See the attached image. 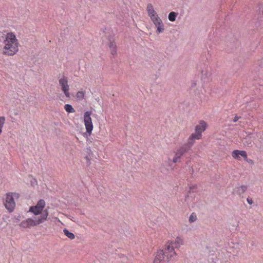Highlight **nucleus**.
<instances>
[{
    "instance_id": "412c9836",
    "label": "nucleus",
    "mask_w": 263,
    "mask_h": 263,
    "mask_svg": "<svg viewBox=\"0 0 263 263\" xmlns=\"http://www.w3.org/2000/svg\"><path fill=\"white\" fill-rule=\"evenodd\" d=\"M239 155H240V156H242L243 158L245 160L247 161L248 157H247V153L246 151H240Z\"/></svg>"
},
{
    "instance_id": "aec40b11",
    "label": "nucleus",
    "mask_w": 263,
    "mask_h": 263,
    "mask_svg": "<svg viewBox=\"0 0 263 263\" xmlns=\"http://www.w3.org/2000/svg\"><path fill=\"white\" fill-rule=\"evenodd\" d=\"M5 118L4 117H0V135L2 132V128L5 122Z\"/></svg>"
},
{
    "instance_id": "cd10ccee",
    "label": "nucleus",
    "mask_w": 263,
    "mask_h": 263,
    "mask_svg": "<svg viewBox=\"0 0 263 263\" xmlns=\"http://www.w3.org/2000/svg\"><path fill=\"white\" fill-rule=\"evenodd\" d=\"M241 117H239L238 116H235V117L234 118L233 122H236Z\"/></svg>"
},
{
    "instance_id": "2eb2a0df",
    "label": "nucleus",
    "mask_w": 263,
    "mask_h": 263,
    "mask_svg": "<svg viewBox=\"0 0 263 263\" xmlns=\"http://www.w3.org/2000/svg\"><path fill=\"white\" fill-rule=\"evenodd\" d=\"M63 232L65 235H66L67 237L70 238V239H73L75 238L74 234L70 232H69L67 229H64L63 230Z\"/></svg>"
},
{
    "instance_id": "a878e982",
    "label": "nucleus",
    "mask_w": 263,
    "mask_h": 263,
    "mask_svg": "<svg viewBox=\"0 0 263 263\" xmlns=\"http://www.w3.org/2000/svg\"><path fill=\"white\" fill-rule=\"evenodd\" d=\"M110 51H111V53L112 55H115L117 54V50H116V48H115V49H111L110 50Z\"/></svg>"
},
{
    "instance_id": "5701e85b",
    "label": "nucleus",
    "mask_w": 263,
    "mask_h": 263,
    "mask_svg": "<svg viewBox=\"0 0 263 263\" xmlns=\"http://www.w3.org/2000/svg\"><path fill=\"white\" fill-rule=\"evenodd\" d=\"M27 224V220H23L20 223V226L23 228H28Z\"/></svg>"
},
{
    "instance_id": "dca6fc26",
    "label": "nucleus",
    "mask_w": 263,
    "mask_h": 263,
    "mask_svg": "<svg viewBox=\"0 0 263 263\" xmlns=\"http://www.w3.org/2000/svg\"><path fill=\"white\" fill-rule=\"evenodd\" d=\"M64 109L68 113H73L75 112L74 109L73 108L72 106L70 104H65L64 106Z\"/></svg>"
},
{
    "instance_id": "7ed1b4c3",
    "label": "nucleus",
    "mask_w": 263,
    "mask_h": 263,
    "mask_svg": "<svg viewBox=\"0 0 263 263\" xmlns=\"http://www.w3.org/2000/svg\"><path fill=\"white\" fill-rule=\"evenodd\" d=\"M48 216V212L47 209L42 213L40 217H35L34 219L29 218L27 219V224L28 228L36 226L41 223H42L44 221L46 220Z\"/></svg>"
},
{
    "instance_id": "1a4fd4ad",
    "label": "nucleus",
    "mask_w": 263,
    "mask_h": 263,
    "mask_svg": "<svg viewBox=\"0 0 263 263\" xmlns=\"http://www.w3.org/2000/svg\"><path fill=\"white\" fill-rule=\"evenodd\" d=\"M155 26L157 27L156 33L159 34L162 33L164 30V25L162 23L161 19L158 17L152 21Z\"/></svg>"
},
{
    "instance_id": "9b49d317",
    "label": "nucleus",
    "mask_w": 263,
    "mask_h": 263,
    "mask_svg": "<svg viewBox=\"0 0 263 263\" xmlns=\"http://www.w3.org/2000/svg\"><path fill=\"white\" fill-rule=\"evenodd\" d=\"M147 11L148 13V15L150 17L152 21L155 19V18H158V17H159L156 12L155 11L152 4H148L147 5Z\"/></svg>"
},
{
    "instance_id": "423d86ee",
    "label": "nucleus",
    "mask_w": 263,
    "mask_h": 263,
    "mask_svg": "<svg viewBox=\"0 0 263 263\" xmlns=\"http://www.w3.org/2000/svg\"><path fill=\"white\" fill-rule=\"evenodd\" d=\"M59 84L62 86V89L64 92L65 95L69 97V86L68 85L67 78L66 77L63 76L62 78L59 80Z\"/></svg>"
},
{
    "instance_id": "ddd939ff",
    "label": "nucleus",
    "mask_w": 263,
    "mask_h": 263,
    "mask_svg": "<svg viewBox=\"0 0 263 263\" xmlns=\"http://www.w3.org/2000/svg\"><path fill=\"white\" fill-rule=\"evenodd\" d=\"M247 190V185H241L240 187L235 188L234 192L238 195H241L243 194Z\"/></svg>"
},
{
    "instance_id": "6e6552de",
    "label": "nucleus",
    "mask_w": 263,
    "mask_h": 263,
    "mask_svg": "<svg viewBox=\"0 0 263 263\" xmlns=\"http://www.w3.org/2000/svg\"><path fill=\"white\" fill-rule=\"evenodd\" d=\"M206 127V123L202 121L200 124L197 125L195 127V133L193 134L195 135L197 139H200L201 137V133L205 130Z\"/></svg>"
},
{
    "instance_id": "c85d7f7f",
    "label": "nucleus",
    "mask_w": 263,
    "mask_h": 263,
    "mask_svg": "<svg viewBox=\"0 0 263 263\" xmlns=\"http://www.w3.org/2000/svg\"><path fill=\"white\" fill-rule=\"evenodd\" d=\"M195 85H196V83L194 82V83H193L192 86V87H194V86H195Z\"/></svg>"
},
{
    "instance_id": "b1692460",
    "label": "nucleus",
    "mask_w": 263,
    "mask_h": 263,
    "mask_svg": "<svg viewBox=\"0 0 263 263\" xmlns=\"http://www.w3.org/2000/svg\"><path fill=\"white\" fill-rule=\"evenodd\" d=\"M77 98L79 99H83L84 97V94L82 91H78L76 95Z\"/></svg>"
},
{
    "instance_id": "f3484780",
    "label": "nucleus",
    "mask_w": 263,
    "mask_h": 263,
    "mask_svg": "<svg viewBox=\"0 0 263 263\" xmlns=\"http://www.w3.org/2000/svg\"><path fill=\"white\" fill-rule=\"evenodd\" d=\"M178 13L175 12H171L168 16V20L171 22H174L176 20Z\"/></svg>"
},
{
    "instance_id": "f8f14e48",
    "label": "nucleus",
    "mask_w": 263,
    "mask_h": 263,
    "mask_svg": "<svg viewBox=\"0 0 263 263\" xmlns=\"http://www.w3.org/2000/svg\"><path fill=\"white\" fill-rule=\"evenodd\" d=\"M44 211L45 210H42L41 209H39L36 206L33 205L29 208L28 212L33 213L34 215L37 216L40 214L42 215Z\"/></svg>"
},
{
    "instance_id": "6ab92c4d",
    "label": "nucleus",
    "mask_w": 263,
    "mask_h": 263,
    "mask_svg": "<svg viewBox=\"0 0 263 263\" xmlns=\"http://www.w3.org/2000/svg\"><path fill=\"white\" fill-rule=\"evenodd\" d=\"M239 150H234L232 153V156L236 159H240Z\"/></svg>"
},
{
    "instance_id": "f03ea898",
    "label": "nucleus",
    "mask_w": 263,
    "mask_h": 263,
    "mask_svg": "<svg viewBox=\"0 0 263 263\" xmlns=\"http://www.w3.org/2000/svg\"><path fill=\"white\" fill-rule=\"evenodd\" d=\"M4 43L5 46L3 48V54L12 56L18 51V43L14 33H8L6 39L4 40Z\"/></svg>"
},
{
    "instance_id": "bb28decb",
    "label": "nucleus",
    "mask_w": 263,
    "mask_h": 263,
    "mask_svg": "<svg viewBox=\"0 0 263 263\" xmlns=\"http://www.w3.org/2000/svg\"><path fill=\"white\" fill-rule=\"evenodd\" d=\"M247 200L248 203L250 205L252 204L253 202L252 198H249V197L247 198Z\"/></svg>"
},
{
    "instance_id": "f257e3e1",
    "label": "nucleus",
    "mask_w": 263,
    "mask_h": 263,
    "mask_svg": "<svg viewBox=\"0 0 263 263\" xmlns=\"http://www.w3.org/2000/svg\"><path fill=\"white\" fill-rule=\"evenodd\" d=\"M183 242V240L180 237H177L175 241H169L164 249L158 251L154 263H168L176 255L175 249H178Z\"/></svg>"
},
{
    "instance_id": "a211bd4d",
    "label": "nucleus",
    "mask_w": 263,
    "mask_h": 263,
    "mask_svg": "<svg viewBox=\"0 0 263 263\" xmlns=\"http://www.w3.org/2000/svg\"><path fill=\"white\" fill-rule=\"evenodd\" d=\"M45 202L43 199H40L35 206H36L39 209H41L42 210H44V208L45 206Z\"/></svg>"
},
{
    "instance_id": "4be33fe9",
    "label": "nucleus",
    "mask_w": 263,
    "mask_h": 263,
    "mask_svg": "<svg viewBox=\"0 0 263 263\" xmlns=\"http://www.w3.org/2000/svg\"><path fill=\"white\" fill-rule=\"evenodd\" d=\"M197 219L196 215L194 213H192L190 217H189V221L190 222H193L196 221Z\"/></svg>"
},
{
    "instance_id": "4468645a",
    "label": "nucleus",
    "mask_w": 263,
    "mask_h": 263,
    "mask_svg": "<svg viewBox=\"0 0 263 263\" xmlns=\"http://www.w3.org/2000/svg\"><path fill=\"white\" fill-rule=\"evenodd\" d=\"M201 73L202 79H204L208 78L211 75L210 72L208 71V69L206 67H204L201 70Z\"/></svg>"
},
{
    "instance_id": "20e7f679",
    "label": "nucleus",
    "mask_w": 263,
    "mask_h": 263,
    "mask_svg": "<svg viewBox=\"0 0 263 263\" xmlns=\"http://www.w3.org/2000/svg\"><path fill=\"white\" fill-rule=\"evenodd\" d=\"M91 113V111H87L84 114V121L86 132L89 134L91 133L93 129V125L91 118L90 117Z\"/></svg>"
},
{
    "instance_id": "393cba45",
    "label": "nucleus",
    "mask_w": 263,
    "mask_h": 263,
    "mask_svg": "<svg viewBox=\"0 0 263 263\" xmlns=\"http://www.w3.org/2000/svg\"><path fill=\"white\" fill-rule=\"evenodd\" d=\"M109 47L110 50L115 49V48H117L116 45L114 42H110V43L109 45Z\"/></svg>"
},
{
    "instance_id": "39448f33",
    "label": "nucleus",
    "mask_w": 263,
    "mask_h": 263,
    "mask_svg": "<svg viewBox=\"0 0 263 263\" xmlns=\"http://www.w3.org/2000/svg\"><path fill=\"white\" fill-rule=\"evenodd\" d=\"M4 205L9 212H12L15 206V203L12 193L6 194Z\"/></svg>"
},
{
    "instance_id": "9d476101",
    "label": "nucleus",
    "mask_w": 263,
    "mask_h": 263,
    "mask_svg": "<svg viewBox=\"0 0 263 263\" xmlns=\"http://www.w3.org/2000/svg\"><path fill=\"white\" fill-rule=\"evenodd\" d=\"M198 140L199 139H197L195 135L192 134L190 137L187 140V143L184 145H183V147H185V149L189 152V151L191 150V147L193 146L195 142V140Z\"/></svg>"
},
{
    "instance_id": "0eeeda50",
    "label": "nucleus",
    "mask_w": 263,
    "mask_h": 263,
    "mask_svg": "<svg viewBox=\"0 0 263 263\" xmlns=\"http://www.w3.org/2000/svg\"><path fill=\"white\" fill-rule=\"evenodd\" d=\"M187 153L189 152L185 149V147L181 146L176 152L175 156L173 159V162L176 163L180 162L181 157Z\"/></svg>"
}]
</instances>
